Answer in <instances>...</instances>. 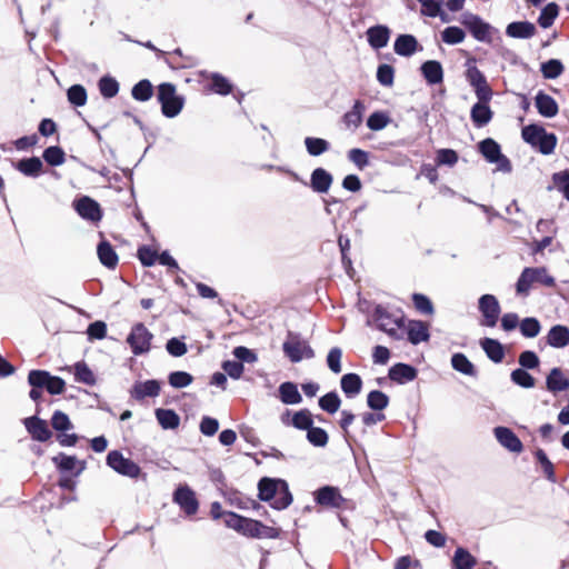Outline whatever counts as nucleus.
I'll use <instances>...</instances> for the list:
<instances>
[{
    "mask_svg": "<svg viewBox=\"0 0 569 569\" xmlns=\"http://www.w3.org/2000/svg\"><path fill=\"white\" fill-rule=\"evenodd\" d=\"M372 321L377 328L386 332L395 340H402L405 337V317L399 312H392L386 307L378 305L372 312Z\"/></svg>",
    "mask_w": 569,
    "mask_h": 569,
    "instance_id": "nucleus-1",
    "label": "nucleus"
},
{
    "mask_svg": "<svg viewBox=\"0 0 569 569\" xmlns=\"http://www.w3.org/2000/svg\"><path fill=\"white\" fill-rule=\"evenodd\" d=\"M533 283H541L546 287L556 284L555 278L550 276L545 267L530 268L522 270L516 283V291L519 296H528Z\"/></svg>",
    "mask_w": 569,
    "mask_h": 569,
    "instance_id": "nucleus-2",
    "label": "nucleus"
},
{
    "mask_svg": "<svg viewBox=\"0 0 569 569\" xmlns=\"http://www.w3.org/2000/svg\"><path fill=\"white\" fill-rule=\"evenodd\" d=\"M157 98L161 104V112L167 118L177 117L184 106V98L177 94L176 87L169 82L158 87Z\"/></svg>",
    "mask_w": 569,
    "mask_h": 569,
    "instance_id": "nucleus-3",
    "label": "nucleus"
},
{
    "mask_svg": "<svg viewBox=\"0 0 569 569\" xmlns=\"http://www.w3.org/2000/svg\"><path fill=\"white\" fill-rule=\"evenodd\" d=\"M282 350L293 363L300 362L303 359H312L315 357V351L310 347L309 342L299 333L291 331L287 335V339L282 345Z\"/></svg>",
    "mask_w": 569,
    "mask_h": 569,
    "instance_id": "nucleus-4",
    "label": "nucleus"
},
{
    "mask_svg": "<svg viewBox=\"0 0 569 569\" xmlns=\"http://www.w3.org/2000/svg\"><path fill=\"white\" fill-rule=\"evenodd\" d=\"M152 338L153 335L143 323H137L128 335L127 343L130 346L133 355L140 356L149 352Z\"/></svg>",
    "mask_w": 569,
    "mask_h": 569,
    "instance_id": "nucleus-5",
    "label": "nucleus"
},
{
    "mask_svg": "<svg viewBox=\"0 0 569 569\" xmlns=\"http://www.w3.org/2000/svg\"><path fill=\"white\" fill-rule=\"evenodd\" d=\"M107 465L117 473L132 479L138 478L141 473V468L118 450H112L107 455Z\"/></svg>",
    "mask_w": 569,
    "mask_h": 569,
    "instance_id": "nucleus-6",
    "label": "nucleus"
},
{
    "mask_svg": "<svg viewBox=\"0 0 569 569\" xmlns=\"http://www.w3.org/2000/svg\"><path fill=\"white\" fill-rule=\"evenodd\" d=\"M459 21L476 40L481 42L490 40V24L485 22L478 14L466 11L460 14Z\"/></svg>",
    "mask_w": 569,
    "mask_h": 569,
    "instance_id": "nucleus-7",
    "label": "nucleus"
},
{
    "mask_svg": "<svg viewBox=\"0 0 569 569\" xmlns=\"http://www.w3.org/2000/svg\"><path fill=\"white\" fill-rule=\"evenodd\" d=\"M478 308L483 317L481 325L491 328L495 327L501 312L498 299L493 295H482L479 298Z\"/></svg>",
    "mask_w": 569,
    "mask_h": 569,
    "instance_id": "nucleus-8",
    "label": "nucleus"
},
{
    "mask_svg": "<svg viewBox=\"0 0 569 569\" xmlns=\"http://www.w3.org/2000/svg\"><path fill=\"white\" fill-rule=\"evenodd\" d=\"M173 502L177 503L187 516H193L199 509V501L194 491L187 485L179 486L173 492Z\"/></svg>",
    "mask_w": 569,
    "mask_h": 569,
    "instance_id": "nucleus-9",
    "label": "nucleus"
},
{
    "mask_svg": "<svg viewBox=\"0 0 569 569\" xmlns=\"http://www.w3.org/2000/svg\"><path fill=\"white\" fill-rule=\"evenodd\" d=\"M241 533L251 538L274 539L278 538L279 530L273 527L266 526L258 520L246 518Z\"/></svg>",
    "mask_w": 569,
    "mask_h": 569,
    "instance_id": "nucleus-10",
    "label": "nucleus"
},
{
    "mask_svg": "<svg viewBox=\"0 0 569 569\" xmlns=\"http://www.w3.org/2000/svg\"><path fill=\"white\" fill-rule=\"evenodd\" d=\"M315 495L316 502L323 507L340 509L346 503V499L336 487L325 486L318 489Z\"/></svg>",
    "mask_w": 569,
    "mask_h": 569,
    "instance_id": "nucleus-11",
    "label": "nucleus"
},
{
    "mask_svg": "<svg viewBox=\"0 0 569 569\" xmlns=\"http://www.w3.org/2000/svg\"><path fill=\"white\" fill-rule=\"evenodd\" d=\"M73 206L78 214L88 221L98 222L102 218L99 203L87 196L74 201Z\"/></svg>",
    "mask_w": 569,
    "mask_h": 569,
    "instance_id": "nucleus-12",
    "label": "nucleus"
},
{
    "mask_svg": "<svg viewBox=\"0 0 569 569\" xmlns=\"http://www.w3.org/2000/svg\"><path fill=\"white\" fill-rule=\"evenodd\" d=\"M493 433L497 441L510 452L520 453L523 450L521 440L510 428L496 427Z\"/></svg>",
    "mask_w": 569,
    "mask_h": 569,
    "instance_id": "nucleus-13",
    "label": "nucleus"
},
{
    "mask_svg": "<svg viewBox=\"0 0 569 569\" xmlns=\"http://www.w3.org/2000/svg\"><path fill=\"white\" fill-rule=\"evenodd\" d=\"M160 390H161V386L158 380L152 379V380H147L143 382L137 381L130 390V396L133 399L141 401L147 397H151V398L158 397L160 393Z\"/></svg>",
    "mask_w": 569,
    "mask_h": 569,
    "instance_id": "nucleus-14",
    "label": "nucleus"
},
{
    "mask_svg": "<svg viewBox=\"0 0 569 569\" xmlns=\"http://www.w3.org/2000/svg\"><path fill=\"white\" fill-rule=\"evenodd\" d=\"M24 426L32 439L44 442L51 438V431L44 420L33 416L24 419Z\"/></svg>",
    "mask_w": 569,
    "mask_h": 569,
    "instance_id": "nucleus-15",
    "label": "nucleus"
},
{
    "mask_svg": "<svg viewBox=\"0 0 569 569\" xmlns=\"http://www.w3.org/2000/svg\"><path fill=\"white\" fill-rule=\"evenodd\" d=\"M390 29L385 24H376L370 27L366 34L368 43L372 49L379 50L385 48L390 40Z\"/></svg>",
    "mask_w": 569,
    "mask_h": 569,
    "instance_id": "nucleus-16",
    "label": "nucleus"
},
{
    "mask_svg": "<svg viewBox=\"0 0 569 569\" xmlns=\"http://www.w3.org/2000/svg\"><path fill=\"white\" fill-rule=\"evenodd\" d=\"M393 50L398 56L411 57L419 50V42L412 34H400L395 40Z\"/></svg>",
    "mask_w": 569,
    "mask_h": 569,
    "instance_id": "nucleus-17",
    "label": "nucleus"
},
{
    "mask_svg": "<svg viewBox=\"0 0 569 569\" xmlns=\"http://www.w3.org/2000/svg\"><path fill=\"white\" fill-rule=\"evenodd\" d=\"M333 178L323 168H317L312 171L310 177V187L315 192L326 193L332 184Z\"/></svg>",
    "mask_w": 569,
    "mask_h": 569,
    "instance_id": "nucleus-18",
    "label": "nucleus"
},
{
    "mask_svg": "<svg viewBox=\"0 0 569 569\" xmlns=\"http://www.w3.org/2000/svg\"><path fill=\"white\" fill-rule=\"evenodd\" d=\"M535 100L536 108L542 117L553 118L557 116L559 111L558 103L551 96L545 93L543 91H539Z\"/></svg>",
    "mask_w": 569,
    "mask_h": 569,
    "instance_id": "nucleus-19",
    "label": "nucleus"
},
{
    "mask_svg": "<svg viewBox=\"0 0 569 569\" xmlns=\"http://www.w3.org/2000/svg\"><path fill=\"white\" fill-rule=\"evenodd\" d=\"M405 332H407L408 340L412 345L428 341L430 337L428 326L422 321H409L408 327H405Z\"/></svg>",
    "mask_w": 569,
    "mask_h": 569,
    "instance_id": "nucleus-20",
    "label": "nucleus"
},
{
    "mask_svg": "<svg viewBox=\"0 0 569 569\" xmlns=\"http://www.w3.org/2000/svg\"><path fill=\"white\" fill-rule=\"evenodd\" d=\"M420 70L425 80L429 84H438L443 80V69L441 63L437 60H428L423 62Z\"/></svg>",
    "mask_w": 569,
    "mask_h": 569,
    "instance_id": "nucleus-21",
    "label": "nucleus"
},
{
    "mask_svg": "<svg viewBox=\"0 0 569 569\" xmlns=\"http://www.w3.org/2000/svg\"><path fill=\"white\" fill-rule=\"evenodd\" d=\"M417 377V370L407 363H397L389 369V378L400 385L410 382Z\"/></svg>",
    "mask_w": 569,
    "mask_h": 569,
    "instance_id": "nucleus-22",
    "label": "nucleus"
},
{
    "mask_svg": "<svg viewBox=\"0 0 569 569\" xmlns=\"http://www.w3.org/2000/svg\"><path fill=\"white\" fill-rule=\"evenodd\" d=\"M536 33V27L529 21H516L507 26L506 34L516 39H529Z\"/></svg>",
    "mask_w": 569,
    "mask_h": 569,
    "instance_id": "nucleus-23",
    "label": "nucleus"
},
{
    "mask_svg": "<svg viewBox=\"0 0 569 569\" xmlns=\"http://www.w3.org/2000/svg\"><path fill=\"white\" fill-rule=\"evenodd\" d=\"M546 387L552 393L561 392L569 388V379L560 368H552L546 378Z\"/></svg>",
    "mask_w": 569,
    "mask_h": 569,
    "instance_id": "nucleus-24",
    "label": "nucleus"
},
{
    "mask_svg": "<svg viewBox=\"0 0 569 569\" xmlns=\"http://www.w3.org/2000/svg\"><path fill=\"white\" fill-rule=\"evenodd\" d=\"M14 168L27 177L37 178L42 173L43 163L38 157H31L19 160Z\"/></svg>",
    "mask_w": 569,
    "mask_h": 569,
    "instance_id": "nucleus-25",
    "label": "nucleus"
},
{
    "mask_svg": "<svg viewBox=\"0 0 569 569\" xmlns=\"http://www.w3.org/2000/svg\"><path fill=\"white\" fill-rule=\"evenodd\" d=\"M283 480H276L270 478H262L258 483L259 498L262 501H271L278 496Z\"/></svg>",
    "mask_w": 569,
    "mask_h": 569,
    "instance_id": "nucleus-26",
    "label": "nucleus"
},
{
    "mask_svg": "<svg viewBox=\"0 0 569 569\" xmlns=\"http://www.w3.org/2000/svg\"><path fill=\"white\" fill-rule=\"evenodd\" d=\"M547 343L553 348H563L569 345V328L562 325L551 327L547 336Z\"/></svg>",
    "mask_w": 569,
    "mask_h": 569,
    "instance_id": "nucleus-27",
    "label": "nucleus"
},
{
    "mask_svg": "<svg viewBox=\"0 0 569 569\" xmlns=\"http://www.w3.org/2000/svg\"><path fill=\"white\" fill-rule=\"evenodd\" d=\"M97 254L100 262L109 268L114 269L118 264L119 258L113 247L106 240H102L97 248Z\"/></svg>",
    "mask_w": 569,
    "mask_h": 569,
    "instance_id": "nucleus-28",
    "label": "nucleus"
},
{
    "mask_svg": "<svg viewBox=\"0 0 569 569\" xmlns=\"http://www.w3.org/2000/svg\"><path fill=\"white\" fill-rule=\"evenodd\" d=\"M340 385L345 395L352 399L360 393L362 388V380L357 373H346L342 376Z\"/></svg>",
    "mask_w": 569,
    "mask_h": 569,
    "instance_id": "nucleus-29",
    "label": "nucleus"
},
{
    "mask_svg": "<svg viewBox=\"0 0 569 569\" xmlns=\"http://www.w3.org/2000/svg\"><path fill=\"white\" fill-rule=\"evenodd\" d=\"M489 102H481L478 101L476 104L471 108V120L475 123L476 127L481 128L489 123V121L492 118V111L490 107L488 106Z\"/></svg>",
    "mask_w": 569,
    "mask_h": 569,
    "instance_id": "nucleus-30",
    "label": "nucleus"
},
{
    "mask_svg": "<svg viewBox=\"0 0 569 569\" xmlns=\"http://www.w3.org/2000/svg\"><path fill=\"white\" fill-rule=\"evenodd\" d=\"M480 346L486 352L487 357L495 363H499L505 358L503 346L496 339L483 338L480 341Z\"/></svg>",
    "mask_w": 569,
    "mask_h": 569,
    "instance_id": "nucleus-31",
    "label": "nucleus"
},
{
    "mask_svg": "<svg viewBox=\"0 0 569 569\" xmlns=\"http://www.w3.org/2000/svg\"><path fill=\"white\" fill-rule=\"evenodd\" d=\"M279 398L284 405H298L302 401L297 385L290 381L279 386Z\"/></svg>",
    "mask_w": 569,
    "mask_h": 569,
    "instance_id": "nucleus-32",
    "label": "nucleus"
},
{
    "mask_svg": "<svg viewBox=\"0 0 569 569\" xmlns=\"http://www.w3.org/2000/svg\"><path fill=\"white\" fill-rule=\"evenodd\" d=\"M476 563V558L467 549L457 548L452 558L453 569H472Z\"/></svg>",
    "mask_w": 569,
    "mask_h": 569,
    "instance_id": "nucleus-33",
    "label": "nucleus"
},
{
    "mask_svg": "<svg viewBox=\"0 0 569 569\" xmlns=\"http://www.w3.org/2000/svg\"><path fill=\"white\" fill-rule=\"evenodd\" d=\"M154 413L163 429H176L180 423V417L171 409L159 408Z\"/></svg>",
    "mask_w": 569,
    "mask_h": 569,
    "instance_id": "nucleus-34",
    "label": "nucleus"
},
{
    "mask_svg": "<svg viewBox=\"0 0 569 569\" xmlns=\"http://www.w3.org/2000/svg\"><path fill=\"white\" fill-rule=\"evenodd\" d=\"M451 366L466 376L475 377L477 375L473 363L463 353H455L451 357Z\"/></svg>",
    "mask_w": 569,
    "mask_h": 569,
    "instance_id": "nucleus-35",
    "label": "nucleus"
},
{
    "mask_svg": "<svg viewBox=\"0 0 569 569\" xmlns=\"http://www.w3.org/2000/svg\"><path fill=\"white\" fill-rule=\"evenodd\" d=\"M365 104L362 101L357 100L350 111L343 116V122L348 128H358L362 122V113Z\"/></svg>",
    "mask_w": 569,
    "mask_h": 569,
    "instance_id": "nucleus-36",
    "label": "nucleus"
},
{
    "mask_svg": "<svg viewBox=\"0 0 569 569\" xmlns=\"http://www.w3.org/2000/svg\"><path fill=\"white\" fill-rule=\"evenodd\" d=\"M479 150L488 162H495L501 154L500 146L491 138H487L479 143Z\"/></svg>",
    "mask_w": 569,
    "mask_h": 569,
    "instance_id": "nucleus-37",
    "label": "nucleus"
},
{
    "mask_svg": "<svg viewBox=\"0 0 569 569\" xmlns=\"http://www.w3.org/2000/svg\"><path fill=\"white\" fill-rule=\"evenodd\" d=\"M98 87L101 96L106 99H111L119 92V82L110 76L100 78Z\"/></svg>",
    "mask_w": 569,
    "mask_h": 569,
    "instance_id": "nucleus-38",
    "label": "nucleus"
},
{
    "mask_svg": "<svg viewBox=\"0 0 569 569\" xmlns=\"http://www.w3.org/2000/svg\"><path fill=\"white\" fill-rule=\"evenodd\" d=\"M305 146L308 153L312 157H318L327 152L330 148V144L327 140L315 137H307L305 139Z\"/></svg>",
    "mask_w": 569,
    "mask_h": 569,
    "instance_id": "nucleus-39",
    "label": "nucleus"
},
{
    "mask_svg": "<svg viewBox=\"0 0 569 569\" xmlns=\"http://www.w3.org/2000/svg\"><path fill=\"white\" fill-rule=\"evenodd\" d=\"M559 8L555 2L548 3L540 12L538 23L541 28H550L558 17Z\"/></svg>",
    "mask_w": 569,
    "mask_h": 569,
    "instance_id": "nucleus-40",
    "label": "nucleus"
},
{
    "mask_svg": "<svg viewBox=\"0 0 569 569\" xmlns=\"http://www.w3.org/2000/svg\"><path fill=\"white\" fill-rule=\"evenodd\" d=\"M131 94L137 101H148L153 94V87L149 80H140L133 86Z\"/></svg>",
    "mask_w": 569,
    "mask_h": 569,
    "instance_id": "nucleus-41",
    "label": "nucleus"
},
{
    "mask_svg": "<svg viewBox=\"0 0 569 569\" xmlns=\"http://www.w3.org/2000/svg\"><path fill=\"white\" fill-rule=\"evenodd\" d=\"M511 381L526 389L533 388L536 385V379L526 370L522 368H517L511 371L510 373Z\"/></svg>",
    "mask_w": 569,
    "mask_h": 569,
    "instance_id": "nucleus-42",
    "label": "nucleus"
},
{
    "mask_svg": "<svg viewBox=\"0 0 569 569\" xmlns=\"http://www.w3.org/2000/svg\"><path fill=\"white\" fill-rule=\"evenodd\" d=\"M557 137L555 133L545 131L542 136L537 140L533 148H537L542 154H551L557 146Z\"/></svg>",
    "mask_w": 569,
    "mask_h": 569,
    "instance_id": "nucleus-43",
    "label": "nucleus"
},
{
    "mask_svg": "<svg viewBox=\"0 0 569 569\" xmlns=\"http://www.w3.org/2000/svg\"><path fill=\"white\" fill-rule=\"evenodd\" d=\"M367 405L372 410L381 411L388 407L389 397L380 390H372L367 396Z\"/></svg>",
    "mask_w": 569,
    "mask_h": 569,
    "instance_id": "nucleus-44",
    "label": "nucleus"
},
{
    "mask_svg": "<svg viewBox=\"0 0 569 569\" xmlns=\"http://www.w3.org/2000/svg\"><path fill=\"white\" fill-rule=\"evenodd\" d=\"M74 379L76 381L88 386H93L96 383V377L92 370L82 361L74 365Z\"/></svg>",
    "mask_w": 569,
    "mask_h": 569,
    "instance_id": "nucleus-45",
    "label": "nucleus"
},
{
    "mask_svg": "<svg viewBox=\"0 0 569 569\" xmlns=\"http://www.w3.org/2000/svg\"><path fill=\"white\" fill-rule=\"evenodd\" d=\"M291 426L299 430H308L313 426L311 412L308 409L297 411L291 418Z\"/></svg>",
    "mask_w": 569,
    "mask_h": 569,
    "instance_id": "nucleus-46",
    "label": "nucleus"
},
{
    "mask_svg": "<svg viewBox=\"0 0 569 569\" xmlns=\"http://www.w3.org/2000/svg\"><path fill=\"white\" fill-rule=\"evenodd\" d=\"M537 461L540 463L546 478L555 483L557 481L553 463L549 460L546 452L542 449H537L535 452Z\"/></svg>",
    "mask_w": 569,
    "mask_h": 569,
    "instance_id": "nucleus-47",
    "label": "nucleus"
},
{
    "mask_svg": "<svg viewBox=\"0 0 569 569\" xmlns=\"http://www.w3.org/2000/svg\"><path fill=\"white\" fill-rule=\"evenodd\" d=\"M520 332L526 338H535L540 333L541 326L537 318L528 317L525 318L520 325Z\"/></svg>",
    "mask_w": 569,
    "mask_h": 569,
    "instance_id": "nucleus-48",
    "label": "nucleus"
},
{
    "mask_svg": "<svg viewBox=\"0 0 569 569\" xmlns=\"http://www.w3.org/2000/svg\"><path fill=\"white\" fill-rule=\"evenodd\" d=\"M340 405H341V400H340L339 396L337 395V392H333V391L326 393L325 396H322L319 399V407L323 411L331 413V415L339 410Z\"/></svg>",
    "mask_w": 569,
    "mask_h": 569,
    "instance_id": "nucleus-49",
    "label": "nucleus"
},
{
    "mask_svg": "<svg viewBox=\"0 0 569 569\" xmlns=\"http://www.w3.org/2000/svg\"><path fill=\"white\" fill-rule=\"evenodd\" d=\"M541 73L546 79H556L563 72V64L558 59H550L541 64Z\"/></svg>",
    "mask_w": 569,
    "mask_h": 569,
    "instance_id": "nucleus-50",
    "label": "nucleus"
},
{
    "mask_svg": "<svg viewBox=\"0 0 569 569\" xmlns=\"http://www.w3.org/2000/svg\"><path fill=\"white\" fill-rule=\"evenodd\" d=\"M466 38V33L465 31L459 28V27H447L442 32H441V39L445 43L447 44H459L461 42H463Z\"/></svg>",
    "mask_w": 569,
    "mask_h": 569,
    "instance_id": "nucleus-51",
    "label": "nucleus"
},
{
    "mask_svg": "<svg viewBox=\"0 0 569 569\" xmlns=\"http://www.w3.org/2000/svg\"><path fill=\"white\" fill-rule=\"evenodd\" d=\"M281 486L278 496L270 501L271 507L277 510L286 509L292 502V496L286 481H283Z\"/></svg>",
    "mask_w": 569,
    "mask_h": 569,
    "instance_id": "nucleus-52",
    "label": "nucleus"
},
{
    "mask_svg": "<svg viewBox=\"0 0 569 569\" xmlns=\"http://www.w3.org/2000/svg\"><path fill=\"white\" fill-rule=\"evenodd\" d=\"M67 97L73 106L82 107L87 102V90L81 84H73L68 89Z\"/></svg>",
    "mask_w": 569,
    "mask_h": 569,
    "instance_id": "nucleus-53",
    "label": "nucleus"
},
{
    "mask_svg": "<svg viewBox=\"0 0 569 569\" xmlns=\"http://www.w3.org/2000/svg\"><path fill=\"white\" fill-rule=\"evenodd\" d=\"M210 89L218 94L227 96L232 90V84L220 73H212Z\"/></svg>",
    "mask_w": 569,
    "mask_h": 569,
    "instance_id": "nucleus-54",
    "label": "nucleus"
},
{
    "mask_svg": "<svg viewBox=\"0 0 569 569\" xmlns=\"http://www.w3.org/2000/svg\"><path fill=\"white\" fill-rule=\"evenodd\" d=\"M42 157L47 163L53 167L61 166L66 160L64 151L57 146L44 149Z\"/></svg>",
    "mask_w": 569,
    "mask_h": 569,
    "instance_id": "nucleus-55",
    "label": "nucleus"
},
{
    "mask_svg": "<svg viewBox=\"0 0 569 569\" xmlns=\"http://www.w3.org/2000/svg\"><path fill=\"white\" fill-rule=\"evenodd\" d=\"M307 439L315 447H325L329 437L325 429L320 427H311L307 430Z\"/></svg>",
    "mask_w": 569,
    "mask_h": 569,
    "instance_id": "nucleus-56",
    "label": "nucleus"
},
{
    "mask_svg": "<svg viewBox=\"0 0 569 569\" xmlns=\"http://www.w3.org/2000/svg\"><path fill=\"white\" fill-rule=\"evenodd\" d=\"M421 10L420 13L426 17L436 18L441 13L443 0H417Z\"/></svg>",
    "mask_w": 569,
    "mask_h": 569,
    "instance_id": "nucleus-57",
    "label": "nucleus"
},
{
    "mask_svg": "<svg viewBox=\"0 0 569 569\" xmlns=\"http://www.w3.org/2000/svg\"><path fill=\"white\" fill-rule=\"evenodd\" d=\"M390 122L388 114L381 111H376L367 119V126L372 131H379L386 128Z\"/></svg>",
    "mask_w": 569,
    "mask_h": 569,
    "instance_id": "nucleus-58",
    "label": "nucleus"
},
{
    "mask_svg": "<svg viewBox=\"0 0 569 569\" xmlns=\"http://www.w3.org/2000/svg\"><path fill=\"white\" fill-rule=\"evenodd\" d=\"M169 385L173 388H186L193 381V377L186 371H173L168 377Z\"/></svg>",
    "mask_w": 569,
    "mask_h": 569,
    "instance_id": "nucleus-59",
    "label": "nucleus"
},
{
    "mask_svg": "<svg viewBox=\"0 0 569 569\" xmlns=\"http://www.w3.org/2000/svg\"><path fill=\"white\" fill-rule=\"evenodd\" d=\"M545 131V128L541 126L529 124L522 128L521 136L527 143L533 147Z\"/></svg>",
    "mask_w": 569,
    "mask_h": 569,
    "instance_id": "nucleus-60",
    "label": "nucleus"
},
{
    "mask_svg": "<svg viewBox=\"0 0 569 569\" xmlns=\"http://www.w3.org/2000/svg\"><path fill=\"white\" fill-rule=\"evenodd\" d=\"M348 159L360 170L365 169L369 164V153L359 148L349 150Z\"/></svg>",
    "mask_w": 569,
    "mask_h": 569,
    "instance_id": "nucleus-61",
    "label": "nucleus"
},
{
    "mask_svg": "<svg viewBox=\"0 0 569 569\" xmlns=\"http://www.w3.org/2000/svg\"><path fill=\"white\" fill-rule=\"evenodd\" d=\"M395 70L390 64H380L377 70V80L381 86L391 87L393 84Z\"/></svg>",
    "mask_w": 569,
    "mask_h": 569,
    "instance_id": "nucleus-62",
    "label": "nucleus"
},
{
    "mask_svg": "<svg viewBox=\"0 0 569 569\" xmlns=\"http://www.w3.org/2000/svg\"><path fill=\"white\" fill-rule=\"evenodd\" d=\"M518 362L522 369L530 370L538 368L540 360L536 352L526 350L519 355Z\"/></svg>",
    "mask_w": 569,
    "mask_h": 569,
    "instance_id": "nucleus-63",
    "label": "nucleus"
},
{
    "mask_svg": "<svg viewBox=\"0 0 569 569\" xmlns=\"http://www.w3.org/2000/svg\"><path fill=\"white\" fill-rule=\"evenodd\" d=\"M342 350L339 347H333L329 350L327 356V365L333 373H340Z\"/></svg>",
    "mask_w": 569,
    "mask_h": 569,
    "instance_id": "nucleus-64",
    "label": "nucleus"
}]
</instances>
